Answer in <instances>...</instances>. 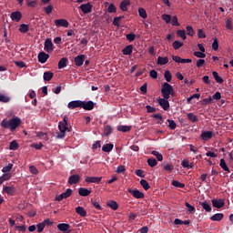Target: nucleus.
I'll use <instances>...</instances> for the list:
<instances>
[{
    "label": "nucleus",
    "mask_w": 233,
    "mask_h": 233,
    "mask_svg": "<svg viewBox=\"0 0 233 233\" xmlns=\"http://www.w3.org/2000/svg\"><path fill=\"white\" fill-rule=\"evenodd\" d=\"M2 128H9L10 132H15V129L21 127V118L14 116L11 119H3L0 123Z\"/></svg>",
    "instance_id": "f257e3e1"
},
{
    "label": "nucleus",
    "mask_w": 233,
    "mask_h": 233,
    "mask_svg": "<svg viewBox=\"0 0 233 233\" xmlns=\"http://www.w3.org/2000/svg\"><path fill=\"white\" fill-rule=\"evenodd\" d=\"M58 128L60 132L56 133L57 139H63L66 132H72V127L68 126V116H64L63 121L59 122Z\"/></svg>",
    "instance_id": "f03ea898"
},
{
    "label": "nucleus",
    "mask_w": 233,
    "mask_h": 233,
    "mask_svg": "<svg viewBox=\"0 0 233 233\" xmlns=\"http://www.w3.org/2000/svg\"><path fill=\"white\" fill-rule=\"evenodd\" d=\"M161 94L164 99H170V96H174L176 93L174 92V87L168 82H165L162 85Z\"/></svg>",
    "instance_id": "7ed1b4c3"
},
{
    "label": "nucleus",
    "mask_w": 233,
    "mask_h": 233,
    "mask_svg": "<svg viewBox=\"0 0 233 233\" xmlns=\"http://www.w3.org/2000/svg\"><path fill=\"white\" fill-rule=\"evenodd\" d=\"M127 192H129V194H131V196L136 199H143L145 198V194L138 189L128 188Z\"/></svg>",
    "instance_id": "20e7f679"
},
{
    "label": "nucleus",
    "mask_w": 233,
    "mask_h": 233,
    "mask_svg": "<svg viewBox=\"0 0 233 233\" xmlns=\"http://www.w3.org/2000/svg\"><path fill=\"white\" fill-rule=\"evenodd\" d=\"M3 194H7V196H15L17 189L14 186H5L2 190Z\"/></svg>",
    "instance_id": "39448f33"
},
{
    "label": "nucleus",
    "mask_w": 233,
    "mask_h": 233,
    "mask_svg": "<svg viewBox=\"0 0 233 233\" xmlns=\"http://www.w3.org/2000/svg\"><path fill=\"white\" fill-rule=\"evenodd\" d=\"M73 190L71 188H67L64 193H61L58 197L56 198V201H63V199H67L72 196Z\"/></svg>",
    "instance_id": "423d86ee"
},
{
    "label": "nucleus",
    "mask_w": 233,
    "mask_h": 233,
    "mask_svg": "<svg viewBox=\"0 0 233 233\" xmlns=\"http://www.w3.org/2000/svg\"><path fill=\"white\" fill-rule=\"evenodd\" d=\"M83 101L81 100H73L67 104V108L74 110L76 108H81Z\"/></svg>",
    "instance_id": "0eeeda50"
},
{
    "label": "nucleus",
    "mask_w": 233,
    "mask_h": 233,
    "mask_svg": "<svg viewBox=\"0 0 233 233\" xmlns=\"http://www.w3.org/2000/svg\"><path fill=\"white\" fill-rule=\"evenodd\" d=\"M44 50L48 52V54H50V52H54V43H52V39L47 38L45 41Z\"/></svg>",
    "instance_id": "6e6552de"
},
{
    "label": "nucleus",
    "mask_w": 233,
    "mask_h": 233,
    "mask_svg": "<svg viewBox=\"0 0 233 233\" xmlns=\"http://www.w3.org/2000/svg\"><path fill=\"white\" fill-rule=\"evenodd\" d=\"M94 106H96V103L91 100L87 102L82 101L81 108H84V110H94Z\"/></svg>",
    "instance_id": "1a4fd4ad"
},
{
    "label": "nucleus",
    "mask_w": 233,
    "mask_h": 233,
    "mask_svg": "<svg viewBox=\"0 0 233 233\" xmlns=\"http://www.w3.org/2000/svg\"><path fill=\"white\" fill-rule=\"evenodd\" d=\"M80 10L83 14H90L92 12L93 5L90 3L83 4L79 6Z\"/></svg>",
    "instance_id": "9d476101"
},
{
    "label": "nucleus",
    "mask_w": 233,
    "mask_h": 233,
    "mask_svg": "<svg viewBox=\"0 0 233 233\" xmlns=\"http://www.w3.org/2000/svg\"><path fill=\"white\" fill-rule=\"evenodd\" d=\"M81 181V177L79 175H72L68 177L67 183L69 185H77Z\"/></svg>",
    "instance_id": "9b49d317"
},
{
    "label": "nucleus",
    "mask_w": 233,
    "mask_h": 233,
    "mask_svg": "<svg viewBox=\"0 0 233 233\" xmlns=\"http://www.w3.org/2000/svg\"><path fill=\"white\" fill-rule=\"evenodd\" d=\"M214 133L212 131H203L200 135L201 139H203V141H208V139H212V137H214Z\"/></svg>",
    "instance_id": "f8f14e48"
},
{
    "label": "nucleus",
    "mask_w": 233,
    "mask_h": 233,
    "mask_svg": "<svg viewBox=\"0 0 233 233\" xmlns=\"http://www.w3.org/2000/svg\"><path fill=\"white\" fill-rule=\"evenodd\" d=\"M158 105L163 108V110H168L170 108V104L168 103V99L158 98Z\"/></svg>",
    "instance_id": "ddd939ff"
},
{
    "label": "nucleus",
    "mask_w": 233,
    "mask_h": 233,
    "mask_svg": "<svg viewBox=\"0 0 233 233\" xmlns=\"http://www.w3.org/2000/svg\"><path fill=\"white\" fill-rule=\"evenodd\" d=\"M102 179V177H86L85 181L86 183H96L97 185H99Z\"/></svg>",
    "instance_id": "4468645a"
},
{
    "label": "nucleus",
    "mask_w": 233,
    "mask_h": 233,
    "mask_svg": "<svg viewBox=\"0 0 233 233\" xmlns=\"http://www.w3.org/2000/svg\"><path fill=\"white\" fill-rule=\"evenodd\" d=\"M49 57H50V55L42 51L38 54V62L44 65V63H46V61H48Z\"/></svg>",
    "instance_id": "2eb2a0df"
},
{
    "label": "nucleus",
    "mask_w": 233,
    "mask_h": 233,
    "mask_svg": "<svg viewBox=\"0 0 233 233\" xmlns=\"http://www.w3.org/2000/svg\"><path fill=\"white\" fill-rule=\"evenodd\" d=\"M55 25L56 26H58V27L63 26L64 28H68L69 24H68V20L61 18V19L55 20Z\"/></svg>",
    "instance_id": "dca6fc26"
},
{
    "label": "nucleus",
    "mask_w": 233,
    "mask_h": 233,
    "mask_svg": "<svg viewBox=\"0 0 233 233\" xmlns=\"http://www.w3.org/2000/svg\"><path fill=\"white\" fill-rule=\"evenodd\" d=\"M212 205L215 208H223L225 207V200L224 199H213Z\"/></svg>",
    "instance_id": "f3484780"
},
{
    "label": "nucleus",
    "mask_w": 233,
    "mask_h": 233,
    "mask_svg": "<svg viewBox=\"0 0 233 233\" xmlns=\"http://www.w3.org/2000/svg\"><path fill=\"white\" fill-rule=\"evenodd\" d=\"M21 17H23V15L19 11L11 13V19L15 23H19L21 21Z\"/></svg>",
    "instance_id": "a211bd4d"
},
{
    "label": "nucleus",
    "mask_w": 233,
    "mask_h": 233,
    "mask_svg": "<svg viewBox=\"0 0 233 233\" xmlns=\"http://www.w3.org/2000/svg\"><path fill=\"white\" fill-rule=\"evenodd\" d=\"M78 194L82 198H86L89 194H92V190H90L86 187H79L78 188Z\"/></svg>",
    "instance_id": "6ab92c4d"
},
{
    "label": "nucleus",
    "mask_w": 233,
    "mask_h": 233,
    "mask_svg": "<svg viewBox=\"0 0 233 233\" xmlns=\"http://www.w3.org/2000/svg\"><path fill=\"white\" fill-rule=\"evenodd\" d=\"M85 63V55H80L75 57V65L76 66H83Z\"/></svg>",
    "instance_id": "aec40b11"
},
{
    "label": "nucleus",
    "mask_w": 233,
    "mask_h": 233,
    "mask_svg": "<svg viewBox=\"0 0 233 233\" xmlns=\"http://www.w3.org/2000/svg\"><path fill=\"white\" fill-rule=\"evenodd\" d=\"M134 50V46L129 45L127 46L123 50H122V54L124 56H132V52Z\"/></svg>",
    "instance_id": "412c9836"
},
{
    "label": "nucleus",
    "mask_w": 233,
    "mask_h": 233,
    "mask_svg": "<svg viewBox=\"0 0 233 233\" xmlns=\"http://www.w3.org/2000/svg\"><path fill=\"white\" fill-rule=\"evenodd\" d=\"M57 228L58 230H60V232H67L68 230H70V224H66V223L58 224Z\"/></svg>",
    "instance_id": "4be33fe9"
},
{
    "label": "nucleus",
    "mask_w": 233,
    "mask_h": 233,
    "mask_svg": "<svg viewBox=\"0 0 233 233\" xmlns=\"http://www.w3.org/2000/svg\"><path fill=\"white\" fill-rule=\"evenodd\" d=\"M127 6H130V0H123L120 3V10H122V12H127L128 10Z\"/></svg>",
    "instance_id": "5701e85b"
},
{
    "label": "nucleus",
    "mask_w": 233,
    "mask_h": 233,
    "mask_svg": "<svg viewBox=\"0 0 233 233\" xmlns=\"http://www.w3.org/2000/svg\"><path fill=\"white\" fill-rule=\"evenodd\" d=\"M106 206L109 207V208H112V210H117L119 208V205L116 200H110L106 202Z\"/></svg>",
    "instance_id": "b1692460"
},
{
    "label": "nucleus",
    "mask_w": 233,
    "mask_h": 233,
    "mask_svg": "<svg viewBox=\"0 0 233 233\" xmlns=\"http://www.w3.org/2000/svg\"><path fill=\"white\" fill-rule=\"evenodd\" d=\"M181 167H183V168H187V170H190V168H194V164L188 162V160L184 159L181 161Z\"/></svg>",
    "instance_id": "393cba45"
},
{
    "label": "nucleus",
    "mask_w": 233,
    "mask_h": 233,
    "mask_svg": "<svg viewBox=\"0 0 233 233\" xmlns=\"http://www.w3.org/2000/svg\"><path fill=\"white\" fill-rule=\"evenodd\" d=\"M76 214H78V216H81L82 218H86V210H85V208L83 207L76 208Z\"/></svg>",
    "instance_id": "a878e982"
},
{
    "label": "nucleus",
    "mask_w": 233,
    "mask_h": 233,
    "mask_svg": "<svg viewBox=\"0 0 233 233\" xmlns=\"http://www.w3.org/2000/svg\"><path fill=\"white\" fill-rule=\"evenodd\" d=\"M168 63V56H158L157 57V65H160V66H163V65H167Z\"/></svg>",
    "instance_id": "bb28decb"
},
{
    "label": "nucleus",
    "mask_w": 233,
    "mask_h": 233,
    "mask_svg": "<svg viewBox=\"0 0 233 233\" xmlns=\"http://www.w3.org/2000/svg\"><path fill=\"white\" fill-rule=\"evenodd\" d=\"M223 218H225V215H223V213H217L215 215H213L210 219L211 221H221V219H223Z\"/></svg>",
    "instance_id": "cd10ccee"
},
{
    "label": "nucleus",
    "mask_w": 233,
    "mask_h": 233,
    "mask_svg": "<svg viewBox=\"0 0 233 233\" xmlns=\"http://www.w3.org/2000/svg\"><path fill=\"white\" fill-rule=\"evenodd\" d=\"M116 130H118V132H130L132 126H118Z\"/></svg>",
    "instance_id": "c85d7f7f"
},
{
    "label": "nucleus",
    "mask_w": 233,
    "mask_h": 233,
    "mask_svg": "<svg viewBox=\"0 0 233 233\" xmlns=\"http://www.w3.org/2000/svg\"><path fill=\"white\" fill-rule=\"evenodd\" d=\"M212 76L214 77V79L219 84V85H223V77L219 76V74H218V72L213 71L212 72Z\"/></svg>",
    "instance_id": "c756f323"
},
{
    "label": "nucleus",
    "mask_w": 233,
    "mask_h": 233,
    "mask_svg": "<svg viewBox=\"0 0 233 233\" xmlns=\"http://www.w3.org/2000/svg\"><path fill=\"white\" fill-rule=\"evenodd\" d=\"M11 99L10 96L0 93V103H10Z\"/></svg>",
    "instance_id": "7c9ffc66"
},
{
    "label": "nucleus",
    "mask_w": 233,
    "mask_h": 233,
    "mask_svg": "<svg viewBox=\"0 0 233 233\" xmlns=\"http://www.w3.org/2000/svg\"><path fill=\"white\" fill-rule=\"evenodd\" d=\"M66 63H68V58L63 57L58 62V68H65L66 66Z\"/></svg>",
    "instance_id": "2f4dec72"
},
{
    "label": "nucleus",
    "mask_w": 233,
    "mask_h": 233,
    "mask_svg": "<svg viewBox=\"0 0 233 233\" xmlns=\"http://www.w3.org/2000/svg\"><path fill=\"white\" fill-rule=\"evenodd\" d=\"M187 117L191 121V123H198V116L194 115V113H187Z\"/></svg>",
    "instance_id": "473e14b6"
},
{
    "label": "nucleus",
    "mask_w": 233,
    "mask_h": 233,
    "mask_svg": "<svg viewBox=\"0 0 233 233\" xmlns=\"http://www.w3.org/2000/svg\"><path fill=\"white\" fill-rule=\"evenodd\" d=\"M52 77H54V73L50 71L44 73V81H52Z\"/></svg>",
    "instance_id": "72a5a7b5"
},
{
    "label": "nucleus",
    "mask_w": 233,
    "mask_h": 233,
    "mask_svg": "<svg viewBox=\"0 0 233 233\" xmlns=\"http://www.w3.org/2000/svg\"><path fill=\"white\" fill-rule=\"evenodd\" d=\"M114 149V144H106L102 147L103 152H112Z\"/></svg>",
    "instance_id": "f704fd0d"
},
{
    "label": "nucleus",
    "mask_w": 233,
    "mask_h": 233,
    "mask_svg": "<svg viewBox=\"0 0 233 233\" xmlns=\"http://www.w3.org/2000/svg\"><path fill=\"white\" fill-rule=\"evenodd\" d=\"M28 30H30V27H28V25H26V24L20 25L19 32H21V34H26V32H28Z\"/></svg>",
    "instance_id": "c9c22d12"
},
{
    "label": "nucleus",
    "mask_w": 233,
    "mask_h": 233,
    "mask_svg": "<svg viewBox=\"0 0 233 233\" xmlns=\"http://www.w3.org/2000/svg\"><path fill=\"white\" fill-rule=\"evenodd\" d=\"M193 56H195V57H198L199 59H205V57H207L205 52L202 51H195Z\"/></svg>",
    "instance_id": "e433bc0d"
},
{
    "label": "nucleus",
    "mask_w": 233,
    "mask_h": 233,
    "mask_svg": "<svg viewBox=\"0 0 233 233\" xmlns=\"http://www.w3.org/2000/svg\"><path fill=\"white\" fill-rule=\"evenodd\" d=\"M17 148H19V144L17 143V141H11L9 144V150H17Z\"/></svg>",
    "instance_id": "4c0bfd02"
},
{
    "label": "nucleus",
    "mask_w": 233,
    "mask_h": 233,
    "mask_svg": "<svg viewBox=\"0 0 233 233\" xmlns=\"http://www.w3.org/2000/svg\"><path fill=\"white\" fill-rule=\"evenodd\" d=\"M201 207L206 210V212H211L212 208L210 207V204L208 202L205 201L201 203Z\"/></svg>",
    "instance_id": "58836bf2"
},
{
    "label": "nucleus",
    "mask_w": 233,
    "mask_h": 233,
    "mask_svg": "<svg viewBox=\"0 0 233 233\" xmlns=\"http://www.w3.org/2000/svg\"><path fill=\"white\" fill-rule=\"evenodd\" d=\"M171 185H173V187H176L177 188H185V184L177 180H173L171 182Z\"/></svg>",
    "instance_id": "ea45409f"
},
{
    "label": "nucleus",
    "mask_w": 233,
    "mask_h": 233,
    "mask_svg": "<svg viewBox=\"0 0 233 233\" xmlns=\"http://www.w3.org/2000/svg\"><path fill=\"white\" fill-rule=\"evenodd\" d=\"M12 168H14V164L9 163L7 166H5L2 168V172H4V174H8V172H10V170H12Z\"/></svg>",
    "instance_id": "a19ab883"
},
{
    "label": "nucleus",
    "mask_w": 233,
    "mask_h": 233,
    "mask_svg": "<svg viewBox=\"0 0 233 233\" xmlns=\"http://www.w3.org/2000/svg\"><path fill=\"white\" fill-rule=\"evenodd\" d=\"M138 15L140 17H142V19H147V10H145V8L140 7L138 9Z\"/></svg>",
    "instance_id": "79ce46f5"
},
{
    "label": "nucleus",
    "mask_w": 233,
    "mask_h": 233,
    "mask_svg": "<svg viewBox=\"0 0 233 233\" xmlns=\"http://www.w3.org/2000/svg\"><path fill=\"white\" fill-rule=\"evenodd\" d=\"M36 137H39V139H44L45 141H48V135L45 132H38L36 134Z\"/></svg>",
    "instance_id": "37998d69"
},
{
    "label": "nucleus",
    "mask_w": 233,
    "mask_h": 233,
    "mask_svg": "<svg viewBox=\"0 0 233 233\" xmlns=\"http://www.w3.org/2000/svg\"><path fill=\"white\" fill-rule=\"evenodd\" d=\"M162 19H163V21H165V23H167V25H168L172 21V15L164 14V15H162Z\"/></svg>",
    "instance_id": "c03bdc74"
},
{
    "label": "nucleus",
    "mask_w": 233,
    "mask_h": 233,
    "mask_svg": "<svg viewBox=\"0 0 233 233\" xmlns=\"http://www.w3.org/2000/svg\"><path fill=\"white\" fill-rule=\"evenodd\" d=\"M164 77L167 83H170L172 81V73L170 71L166 70L164 74Z\"/></svg>",
    "instance_id": "a18cd8bd"
},
{
    "label": "nucleus",
    "mask_w": 233,
    "mask_h": 233,
    "mask_svg": "<svg viewBox=\"0 0 233 233\" xmlns=\"http://www.w3.org/2000/svg\"><path fill=\"white\" fill-rule=\"evenodd\" d=\"M167 123H168V128H170V130H176V128L177 127V125L174 120L167 119Z\"/></svg>",
    "instance_id": "49530a36"
},
{
    "label": "nucleus",
    "mask_w": 233,
    "mask_h": 233,
    "mask_svg": "<svg viewBox=\"0 0 233 233\" xmlns=\"http://www.w3.org/2000/svg\"><path fill=\"white\" fill-rule=\"evenodd\" d=\"M220 167L222 169L225 170V172H230V169L228 168V167L227 166V162H225V159H220Z\"/></svg>",
    "instance_id": "de8ad7c7"
},
{
    "label": "nucleus",
    "mask_w": 233,
    "mask_h": 233,
    "mask_svg": "<svg viewBox=\"0 0 233 233\" xmlns=\"http://www.w3.org/2000/svg\"><path fill=\"white\" fill-rule=\"evenodd\" d=\"M140 185L143 187L144 190H148L150 188V185L146 179L140 180Z\"/></svg>",
    "instance_id": "09e8293b"
},
{
    "label": "nucleus",
    "mask_w": 233,
    "mask_h": 233,
    "mask_svg": "<svg viewBox=\"0 0 233 233\" xmlns=\"http://www.w3.org/2000/svg\"><path fill=\"white\" fill-rule=\"evenodd\" d=\"M186 30H187V35H190V37H194V34H196V32L194 31V28L192 26L187 25L186 27Z\"/></svg>",
    "instance_id": "8fccbe9b"
},
{
    "label": "nucleus",
    "mask_w": 233,
    "mask_h": 233,
    "mask_svg": "<svg viewBox=\"0 0 233 233\" xmlns=\"http://www.w3.org/2000/svg\"><path fill=\"white\" fill-rule=\"evenodd\" d=\"M107 12L109 14H116V12H117V8L114 4H110L109 6L107 7Z\"/></svg>",
    "instance_id": "3c124183"
},
{
    "label": "nucleus",
    "mask_w": 233,
    "mask_h": 233,
    "mask_svg": "<svg viewBox=\"0 0 233 233\" xmlns=\"http://www.w3.org/2000/svg\"><path fill=\"white\" fill-rule=\"evenodd\" d=\"M147 165H149L152 168H154V167H156V165H157V160H156V158H154V157L148 158Z\"/></svg>",
    "instance_id": "603ef678"
},
{
    "label": "nucleus",
    "mask_w": 233,
    "mask_h": 233,
    "mask_svg": "<svg viewBox=\"0 0 233 233\" xmlns=\"http://www.w3.org/2000/svg\"><path fill=\"white\" fill-rule=\"evenodd\" d=\"M172 46H173L174 50H179V48H181V46H183V43L176 40L175 42H173Z\"/></svg>",
    "instance_id": "864d4df0"
},
{
    "label": "nucleus",
    "mask_w": 233,
    "mask_h": 233,
    "mask_svg": "<svg viewBox=\"0 0 233 233\" xmlns=\"http://www.w3.org/2000/svg\"><path fill=\"white\" fill-rule=\"evenodd\" d=\"M177 35H178V37H181V39H183V41H185V39H187V34L185 33V30H177Z\"/></svg>",
    "instance_id": "5fc2aeb1"
},
{
    "label": "nucleus",
    "mask_w": 233,
    "mask_h": 233,
    "mask_svg": "<svg viewBox=\"0 0 233 233\" xmlns=\"http://www.w3.org/2000/svg\"><path fill=\"white\" fill-rule=\"evenodd\" d=\"M152 117H154V119H158L157 123L158 125H161L163 123V116H161V114H154L152 115Z\"/></svg>",
    "instance_id": "6e6d98bb"
},
{
    "label": "nucleus",
    "mask_w": 233,
    "mask_h": 233,
    "mask_svg": "<svg viewBox=\"0 0 233 233\" xmlns=\"http://www.w3.org/2000/svg\"><path fill=\"white\" fill-rule=\"evenodd\" d=\"M112 134V127L111 126H106L104 127V136H110Z\"/></svg>",
    "instance_id": "4d7b16f0"
},
{
    "label": "nucleus",
    "mask_w": 233,
    "mask_h": 233,
    "mask_svg": "<svg viewBox=\"0 0 233 233\" xmlns=\"http://www.w3.org/2000/svg\"><path fill=\"white\" fill-rule=\"evenodd\" d=\"M151 154L157 157V161H163V155L158 151H152Z\"/></svg>",
    "instance_id": "13d9d810"
},
{
    "label": "nucleus",
    "mask_w": 233,
    "mask_h": 233,
    "mask_svg": "<svg viewBox=\"0 0 233 233\" xmlns=\"http://www.w3.org/2000/svg\"><path fill=\"white\" fill-rule=\"evenodd\" d=\"M212 103V96H209L208 98H204L201 100V105L207 106V105H210Z\"/></svg>",
    "instance_id": "bf43d9fd"
},
{
    "label": "nucleus",
    "mask_w": 233,
    "mask_h": 233,
    "mask_svg": "<svg viewBox=\"0 0 233 233\" xmlns=\"http://www.w3.org/2000/svg\"><path fill=\"white\" fill-rule=\"evenodd\" d=\"M164 170H166L169 174L172 173V171L174 170V165L167 164V165L164 166Z\"/></svg>",
    "instance_id": "052dcab7"
},
{
    "label": "nucleus",
    "mask_w": 233,
    "mask_h": 233,
    "mask_svg": "<svg viewBox=\"0 0 233 233\" xmlns=\"http://www.w3.org/2000/svg\"><path fill=\"white\" fill-rule=\"evenodd\" d=\"M126 39H127V41L132 43V41H134L136 39V34L130 33V34L126 35Z\"/></svg>",
    "instance_id": "680f3d73"
},
{
    "label": "nucleus",
    "mask_w": 233,
    "mask_h": 233,
    "mask_svg": "<svg viewBox=\"0 0 233 233\" xmlns=\"http://www.w3.org/2000/svg\"><path fill=\"white\" fill-rule=\"evenodd\" d=\"M29 172L31 174H34L35 176H37V174H39V170H37V167H35V166H30Z\"/></svg>",
    "instance_id": "e2e57ef3"
},
{
    "label": "nucleus",
    "mask_w": 233,
    "mask_h": 233,
    "mask_svg": "<svg viewBox=\"0 0 233 233\" xmlns=\"http://www.w3.org/2000/svg\"><path fill=\"white\" fill-rule=\"evenodd\" d=\"M123 19V16H117L113 19V25L114 26H120L119 21Z\"/></svg>",
    "instance_id": "0e129e2a"
},
{
    "label": "nucleus",
    "mask_w": 233,
    "mask_h": 233,
    "mask_svg": "<svg viewBox=\"0 0 233 233\" xmlns=\"http://www.w3.org/2000/svg\"><path fill=\"white\" fill-rule=\"evenodd\" d=\"M171 25L172 26H179V22L177 20V16L174 15L171 19Z\"/></svg>",
    "instance_id": "69168bd1"
},
{
    "label": "nucleus",
    "mask_w": 233,
    "mask_h": 233,
    "mask_svg": "<svg viewBox=\"0 0 233 233\" xmlns=\"http://www.w3.org/2000/svg\"><path fill=\"white\" fill-rule=\"evenodd\" d=\"M15 65L18 66V68H26V64L23 61H15Z\"/></svg>",
    "instance_id": "338daca9"
},
{
    "label": "nucleus",
    "mask_w": 233,
    "mask_h": 233,
    "mask_svg": "<svg viewBox=\"0 0 233 233\" xmlns=\"http://www.w3.org/2000/svg\"><path fill=\"white\" fill-rule=\"evenodd\" d=\"M0 177L5 182V181H8V179H10V177H12V175L10 173H5Z\"/></svg>",
    "instance_id": "774afa93"
}]
</instances>
